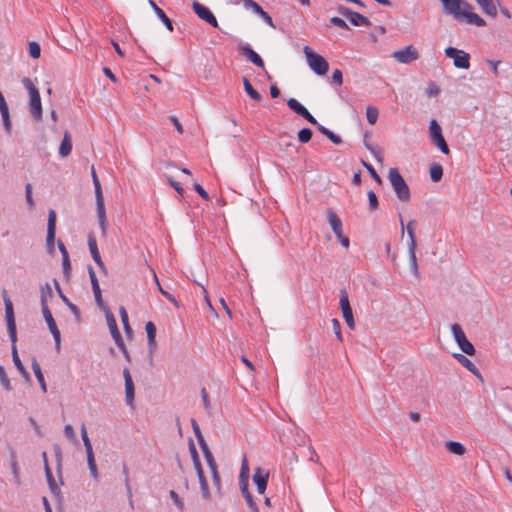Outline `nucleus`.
<instances>
[{
	"label": "nucleus",
	"mask_w": 512,
	"mask_h": 512,
	"mask_svg": "<svg viewBox=\"0 0 512 512\" xmlns=\"http://www.w3.org/2000/svg\"><path fill=\"white\" fill-rule=\"evenodd\" d=\"M287 105L288 107L293 110L295 113H297L298 115H302L303 112H305L307 109L301 104L299 103L296 99L294 98H290L288 101H287Z\"/></svg>",
	"instance_id": "37998d69"
},
{
	"label": "nucleus",
	"mask_w": 512,
	"mask_h": 512,
	"mask_svg": "<svg viewBox=\"0 0 512 512\" xmlns=\"http://www.w3.org/2000/svg\"><path fill=\"white\" fill-rule=\"evenodd\" d=\"M45 475H46L47 482H48L50 490L53 493H59V488H58V486H57V484L55 482V479L53 477L52 471H51L48 463H46V465H45Z\"/></svg>",
	"instance_id": "4c0bfd02"
},
{
	"label": "nucleus",
	"mask_w": 512,
	"mask_h": 512,
	"mask_svg": "<svg viewBox=\"0 0 512 512\" xmlns=\"http://www.w3.org/2000/svg\"><path fill=\"white\" fill-rule=\"evenodd\" d=\"M317 129L323 134L325 135L329 140H331L334 144H340L342 142V139L340 136L334 134L332 131H330L329 129L325 128L324 126H322L321 124L318 125Z\"/></svg>",
	"instance_id": "58836bf2"
},
{
	"label": "nucleus",
	"mask_w": 512,
	"mask_h": 512,
	"mask_svg": "<svg viewBox=\"0 0 512 512\" xmlns=\"http://www.w3.org/2000/svg\"><path fill=\"white\" fill-rule=\"evenodd\" d=\"M443 175L442 166L439 164H433L430 167V177L433 182H438L441 180Z\"/></svg>",
	"instance_id": "a19ab883"
},
{
	"label": "nucleus",
	"mask_w": 512,
	"mask_h": 512,
	"mask_svg": "<svg viewBox=\"0 0 512 512\" xmlns=\"http://www.w3.org/2000/svg\"><path fill=\"white\" fill-rule=\"evenodd\" d=\"M463 18H465L468 24H473L476 25L477 27H483L486 25L485 20L472 11L466 10L465 13L463 14Z\"/></svg>",
	"instance_id": "c85d7f7f"
},
{
	"label": "nucleus",
	"mask_w": 512,
	"mask_h": 512,
	"mask_svg": "<svg viewBox=\"0 0 512 512\" xmlns=\"http://www.w3.org/2000/svg\"><path fill=\"white\" fill-rule=\"evenodd\" d=\"M378 115H379V112H378V109L374 106H368L367 109H366V117H367V121L371 124V125H374L377 120H378Z\"/></svg>",
	"instance_id": "c03bdc74"
},
{
	"label": "nucleus",
	"mask_w": 512,
	"mask_h": 512,
	"mask_svg": "<svg viewBox=\"0 0 512 512\" xmlns=\"http://www.w3.org/2000/svg\"><path fill=\"white\" fill-rule=\"evenodd\" d=\"M194 189L204 200L208 201L210 199L208 193L203 189V187L200 184H195Z\"/></svg>",
	"instance_id": "774afa93"
},
{
	"label": "nucleus",
	"mask_w": 512,
	"mask_h": 512,
	"mask_svg": "<svg viewBox=\"0 0 512 512\" xmlns=\"http://www.w3.org/2000/svg\"><path fill=\"white\" fill-rule=\"evenodd\" d=\"M392 57L399 63H410L419 58V53L412 45H410L404 49L394 51Z\"/></svg>",
	"instance_id": "ddd939ff"
},
{
	"label": "nucleus",
	"mask_w": 512,
	"mask_h": 512,
	"mask_svg": "<svg viewBox=\"0 0 512 512\" xmlns=\"http://www.w3.org/2000/svg\"><path fill=\"white\" fill-rule=\"evenodd\" d=\"M72 151V138L68 131L64 132L63 139L59 146V155L65 158L70 155Z\"/></svg>",
	"instance_id": "5701e85b"
},
{
	"label": "nucleus",
	"mask_w": 512,
	"mask_h": 512,
	"mask_svg": "<svg viewBox=\"0 0 512 512\" xmlns=\"http://www.w3.org/2000/svg\"><path fill=\"white\" fill-rule=\"evenodd\" d=\"M327 219L328 222L336 236H340L341 233H343L342 229V221L338 217V215L331 209L327 211Z\"/></svg>",
	"instance_id": "4be33fe9"
},
{
	"label": "nucleus",
	"mask_w": 512,
	"mask_h": 512,
	"mask_svg": "<svg viewBox=\"0 0 512 512\" xmlns=\"http://www.w3.org/2000/svg\"><path fill=\"white\" fill-rule=\"evenodd\" d=\"M0 382L6 391H10L12 389L10 380L7 376V373L4 369V367L1 365H0Z\"/></svg>",
	"instance_id": "49530a36"
},
{
	"label": "nucleus",
	"mask_w": 512,
	"mask_h": 512,
	"mask_svg": "<svg viewBox=\"0 0 512 512\" xmlns=\"http://www.w3.org/2000/svg\"><path fill=\"white\" fill-rule=\"evenodd\" d=\"M86 455H87V464H88L90 474L94 480L98 481L99 474H98V469H97V465H96V461H95V457H94V452L86 454Z\"/></svg>",
	"instance_id": "f704fd0d"
},
{
	"label": "nucleus",
	"mask_w": 512,
	"mask_h": 512,
	"mask_svg": "<svg viewBox=\"0 0 512 512\" xmlns=\"http://www.w3.org/2000/svg\"><path fill=\"white\" fill-rule=\"evenodd\" d=\"M154 279H155V282L157 283L158 290L160 291V293H161L165 298H167L170 302H172V303H175V304H176L177 302H176L175 298H174V297H173L169 292L165 291V290L161 287V285H160V283H159V281H158V278H157V275H156V273H155V272H154Z\"/></svg>",
	"instance_id": "864d4df0"
},
{
	"label": "nucleus",
	"mask_w": 512,
	"mask_h": 512,
	"mask_svg": "<svg viewBox=\"0 0 512 512\" xmlns=\"http://www.w3.org/2000/svg\"><path fill=\"white\" fill-rule=\"evenodd\" d=\"M332 327H333V331H334L336 337L338 338V340L342 341L341 326H340L339 320L333 319Z\"/></svg>",
	"instance_id": "680f3d73"
},
{
	"label": "nucleus",
	"mask_w": 512,
	"mask_h": 512,
	"mask_svg": "<svg viewBox=\"0 0 512 512\" xmlns=\"http://www.w3.org/2000/svg\"><path fill=\"white\" fill-rule=\"evenodd\" d=\"M439 92L440 89L435 83H430L426 89V94L428 97L437 96Z\"/></svg>",
	"instance_id": "bf43d9fd"
},
{
	"label": "nucleus",
	"mask_w": 512,
	"mask_h": 512,
	"mask_svg": "<svg viewBox=\"0 0 512 512\" xmlns=\"http://www.w3.org/2000/svg\"><path fill=\"white\" fill-rule=\"evenodd\" d=\"M243 85L245 92L249 95L251 99H253L256 102H260L262 100L260 93L253 88L250 81L246 77H243Z\"/></svg>",
	"instance_id": "473e14b6"
},
{
	"label": "nucleus",
	"mask_w": 512,
	"mask_h": 512,
	"mask_svg": "<svg viewBox=\"0 0 512 512\" xmlns=\"http://www.w3.org/2000/svg\"><path fill=\"white\" fill-rule=\"evenodd\" d=\"M340 308L343 314V318L350 329L355 328V321L353 317L352 308L349 303V297L345 290L340 293Z\"/></svg>",
	"instance_id": "9d476101"
},
{
	"label": "nucleus",
	"mask_w": 512,
	"mask_h": 512,
	"mask_svg": "<svg viewBox=\"0 0 512 512\" xmlns=\"http://www.w3.org/2000/svg\"><path fill=\"white\" fill-rule=\"evenodd\" d=\"M241 493L252 512H259L257 504L254 502L253 497L248 489V483H240Z\"/></svg>",
	"instance_id": "393cba45"
},
{
	"label": "nucleus",
	"mask_w": 512,
	"mask_h": 512,
	"mask_svg": "<svg viewBox=\"0 0 512 512\" xmlns=\"http://www.w3.org/2000/svg\"><path fill=\"white\" fill-rule=\"evenodd\" d=\"M330 22H331L333 25H335V26H337V27H339V28H342V29H349V27H348L347 23H346L342 18H340V17H336V16H334V17H332V18L330 19Z\"/></svg>",
	"instance_id": "052dcab7"
},
{
	"label": "nucleus",
	"mask_w": 512,
	"mask_h": 512,
	"mask_svg": "<svg viewBox=\"0 0 512 512\" xmlns=\"http://www.w3.org/2000/svg\"><path fill=\"white\" fill-rule=\"evenodd\" d=\"M4 304H5V316L7 321V329L8 334L10 337V340L12 342V358L13 362L17 368V370L20 372V374L23 376V378L28 382L31 380L29 372L26 370L24 365L22 364L16 347V341H17V334H16V323H15V317H14V311H13V304L10 298L7 295V292L4 290L2 292Z\"/></svg>",
	"instance_id": "f257e3e1"
},
{
	"label": "nucleus",
	"mask_w": 512,
	"mask_h": 512,
	"mask_svg": "<svg viewBox=\"0 0 512 512\" xmlns=\"http://www.w3.org/2000/svg\"><path fill=\"white\" fill-rule=\"evenodd\" d=\"M42 313H43V316H44V319L48 325V328L54 338V341H55V347H56V350H59L60 349V345H61V337H60V331L59 329L57 328V325H56V322L52 316V313L50 311V309H43L42 310Z\"/></svg>",
	"instance_id": "2eb2a0df"
},
{
	"label": "nucleus",
	"mask_w": 512,
	"mask_h": 512,
	"mask_svg": "<svg viewBox=\"0 0 512 512\" xmlns=\"http://www.w3.org/2000/svg\"><path fill=\"white\" fill-rule=\"evenodd\" d=\"M269 478V472L261 467H257L255 469L253 475V481L257 486V491L259 494H263L266 490L267 483Z\"/></svg>",
	"instance_id": "f3484780"
},
{
	"label": "nucleus",
	"mask_w": 512,
	"mask_h": 512,
	"mask_svg": "<svg viewBox=\"0 0 512 512\" xmlns=\"http://www.w3.org/2000/svg\"><path fill=\"white\" fill-rule=\"evenodd\" d=\"M149 5L152 7V9L154 10V12L156 13V15L159 17V19L163 22V24L166 26V28L169 30V31H173V24L171 22V20L167 17V15L165 14V12L159 8L156 3L153 1V0H149Z\"/></svg>",
	"instance_id": "a878e982"
},
{
	"label": "nucleus",
	"mask_w": 512,
	"mask_h": 512,
	"mask_svg": "<svg viewBox=\"0 0 512 512\" xmlns=\"http://www.w3.org/2000/svg\"><path fill=\"white\" fill-rule=\"evenodd\" d=\"M238 50L254 65L260 68H264L263 59L248 44L239 45Z\"/></svg>",
	"instance_id": "a211bd4d"
},
{
	"label": "nucleus",
	"mask_w": 512,
	"mask_h": 512,
	"mask_svg": "<svg viewBox=\"0 0 512 512\" xmlns=\"http://www.w3.org/2000/svg\"><path fill=\"white\" fill-rule=\"evenodd\" d=\"M123 475L125 476V487L127 490V495L129 498H131L132 497V489H131V485H130L129 472H128V468L126 465H124V468H123Z\"/></svg>",
	"instance_id": "6e6d98bb"
},
{
	"label": "nucleus",
	"mask_w": 512,
	"mask_h": 512,
	"mask_svg": "<svg viewBox=\"0 0 512 512\" xmlns=\"http://www.w3.org/2000/svg\"><path fill=\"white\" fill-rule=\"evenodd\" d=\"M170 121L174 125L175 129L179 134H183V126L176 116H170Z\"/></svg>",
	"instance_id": "338daca9"
},
{
	"label": "nucleus",
	"mask_w": 512,
	"mask_h": 512,
	"mask_svg": "<svg viewBox=\"0 0 512 512\" xmlns=\"http://www.w3.org/2000/svg\"><path fill=\"white\" fill-rule=\"evenodd\" d=\"M362 164L363 166L366 168V170L369 172V174L371 175V177L377 182V183H381L382 180H381V177L379 176V174L376 172V170L373 168V166L365 161H362Z\"/></svg>",
	"instance_id": "8fccbe9b"
},
{
	"label": "nucleus",
	"mask_w": 512,
	"mask_h": 512,
	"mask_svg": "<svg viewBox=\"0 0 512 512\" xmlns=\"http://www.w3.org/2000/svg\"><path fill=\"white\" fill-rule=\"evenodd\" d=\"M106 321H107V325L110 330L112 338H114L115 336H118L120 334V332H119V329L117 326L116 319H115L113 313L109 310L106 311Z\"/></svg>",
	"instance_id": "c756f323"
},
{
	"label": "nucleus",
	"mask_w": 512,
	"mask_h": 512,
	"mask_svg": "<svg viewBox=\"0 0 512 512\" xmlns=\"http://www.w3.org/2000/svg\"><path fill=\"white\" fill-rule=\"evenodd\" d=\"M25 197H26V202H27L28 206L30 208H33L35 203H34V200L32 197V185L30 183H27L25 185Z\"/></svg>",
	"instance_id": "603ef678"
},
{
	"label": "nucleus",
	"mask_w": 512,
	"mask_h": 512,
	"mask_svg": "<svg viewBox=\"0 0 512 512\" xmlns=\"http://www.w3.org/2000/svg\"><path fill=\"white\" fill-rule=\"evenodd\" d=\"M11 469H12L15 483L19 485L20 484L19 467H18V463L16 460V454L13 450L11 451Z\"/></svg>",
	"instance_id": "79ce46f5"
},
{
	"label": "nucleus",
	"mask_w": 512,
	"mask_h": 512,
	"mask_svg": "<svg viewBox=\"0 0 512 512\" xmlns=\"http://www.w3.org/2000/svg\"><path fill=\"white\" fill-rule=\"evenodd\" d=\"M197 476H198V479H199V484H200V489H201L202 497L205 500H210L211 499V493L209 491V487H208V483H207L206 477L204 475V471L200 472V473H197Z\"/></svg>",
	"instance_id": "72a5a7b5"
},
{
	"label": "nucleus",
	"mask_w": 512,
	"mask_h": 512,
	"mask_svg": "<svg viewBox=\"0 0 512 512\" xmlns=\"http://www.w3.org/2000/svg\"><path fill=\"white\" fill-rule=\"evenodd\" d=\"M368 200H369V207L371 210H376L379 206V203H378V198L376 196V194L374 193V191H369L368 192Z\"/></svg>",
	"instance_id": "5fc2aeb1"
},
{
	"label": "nucleus",
	"mask_w": 512,
	"mask_h": 512,
	"mask_svg": "<svg viewBox=\"0 0 512 512\" xmlns=\"http://www.w3.org/2000/svg\"><path fill=\"white\" fill-rule=\"evenodd\" d=\"M444 12L452 15L456 20H462L465 9H462L463 0H440Z\"/></svg>",
	"instance_id": "9b49d317"
},
{
	"label": "nucleus",
	"mask_w": 512,
	"mask_h": 512,
	"mask_svg": "<svg viewBox=\"0 0 512 512\" xmlns=\"http://www.w3.org/2000/svg\"><path fill=\"white\" fill-rule=\"evenodd\" d=\"M446 448L450 453L459 456L463 455L466 451L465 447L461 443L455 441L446 442Z\"/></svg>",
	"instance_id": "c9c22d12"
},
{
	"label": "nucleus",
	"mask_w": 512,
	"mask_h": 512,
	"mask_svg": "<svg viewBox=\"0 0 512 512\" xmlns=\"http://www.w3.org/2000/svg\"><path fill=\"white\" fill-rule=\"evenodd\" d=\"M429 134L432 143L436 145L442 153L448 155L450 153L449 147L442 135V129L435 119H432L429 123Z\"/></svg>",
	"instance_id": "0eeeda50"
},
{
	"label": "nucleus",
	"mask_w": 512,
	"mask_h": 512,
	"mask_svg": "<svg viewBox=\"0 0 512 512\" xmlns=\"http://www.w3.org/2000/svg\"><path fill=\"white\" fill-rule=\"evenodd\" d=\"M211 474H212L213 483L216 486L217 490L220 492L221 491V478H220L218 469L212 470Z\"/></svg>",
	"instance_id": "e2e57ef3"
},
{
	"label": "nucleus",
	"mask_w": 512,
	"mask_h": 512,
	"mask_svg": "<svg viewBox=\"0 0 512 512\" xmlns=\"http://www.w3.org/2000/svg\"><path fill=\"white\" fill-rule=\"evenodd\" d=\"M40 294H41V308L48 309V301L53 297V291L49 283H46L45 285L41 286L40 288Z\"/></svg>",
	"instance_id": "bb28decb"
},
{
	"label": "nucleus",
	"mask_w": 512,
	"mask_h": 512,
	"mask_svg": "<svg viewBox=\"0 0 512 512\" xmlns=\"http://www.w3.org/2000/svg\"><path fill=\"white\" fill-rule=\"evenodd\" d=\"M453 357L468 371H470L473 375H475L478 379L482 380V374L480 373L479 369L476 367V365L469 360L465 355L461 353H454Z\"/></svg>",
	"instance_id": "6ab92c4d"
},
{
	"label": "nucleus",
	"mask_w": 512,
	"mask_h": 512,
	"mask_svg": "<svg viewBox=\"0 0 512 512\" xmlns=\"http://www.w3.org/2000/svg\"><path fill=\"white\" fill-rule=\"evenodd\" d=\"M243 5L245 8L251 9L257 15H260L264 11L262 7L254 0H243Z\"/></svg>",
	"instance_id": "a18cd8bd"
},
{
	"label": "nucleus",
	"mask_w": 512,
	"mask_h": 512,
	"mask_svg": "<svg viewBox=\"0 0 512 512\" xmlns=\"http://www.w3.org/2000/svg\"><path fill=\"white\" fill-rule=\"evenodd\" d=\"M123 377L125 382V397L126 403L130 407H133L134 396H135V388L132 380V376L128 368H124Z\"/></svg>",
	"instance_id": "dca6fc26"
},
{
	"label": "nucleus",
	"mask_w": 512,
	"mask_h": 512,
	"mask_svg": "<svg viewBox=\"0 0 512 512\" xmlns=\"http://www.w3.org/2000/svg\"><path fill=\"white\" fill-rule=\"evenodd\" d=\"M91 176L95 188V197H96V207H97V216L99 220V225L102 230V233H106L107 228V220H106V212L104 205V198L102 194V188L98 176L96 174L94 166L91 167Z\"/></svg>",
	"instance_id": "20e7f679"
},
{
	"label": "nucleus",
	"mask_w": 512,
	"mask_h": 512,
	"mask_svg": "<svg viewBox=\"0 0 512 512\" xmlns=\"http://www.w3.org/2000/svg\"><path fill=\"white\" fill-rule=\"evenodd\" d=\"M119 313H120V317H121V321H122V324H123V328H124V331L126 332V334H131L132 333V328L129 324V319H128V313L126 311V309L121 306L120 309H119Z\"/></svg>",
	"instance_id": "ea45409f"
},
{
	"label": "nucleus",
	"mask_w": 512,
	"mask_h": 512,
	"mask_svg": "<svg viewBox=\"0 0 512 512\" xmlns=\"http://www.w3.org/2000/svg\"><path fill=\"white\" fill-rule=\"evenodd\" d=\"M301 116L304 119H306L308 122H310L312 125H315L316 127H318V125H320L318 123V121L316 120V118L308 110L303 112V114Z\"/></svg>",
	"instance_id": "0e129e2a"
},
{
	"label": "nucleus",
	"mask_w": 512,
	"mask_h": 512,
	"mask_svg": "<svg viewBox=\"0 0 512 512\" xmlns=\"http://www.w3.org/2000/svg\"><path fill=\"white\" fill-rule=\"evenodd\" d=\"M249 464L246 457L243 458L240 468V475H239V484L240 483H248L249 479Z\"/></svg>",
	"instance_id": "e433bc0d"
},
{
	"label": "nucleus",
	"mask_w": 512,
	"mask_h": 512,
	"mask_svg": "<svg viewBox=\"0 0 512 512\" xmlns=\"http://www.w3.org/2000/svg\"><path fill=\"white\" fill-rule=\"evenodd\" d=\"M145 330L147 334L149 352L150 354H153L157 349L156 326L152 321H148L145 325Z\"/></svg>",
	"instance_id": "412c9836"
},
{
	"label": "nucleus",
	"mask_w": 512,
	"mask_h": 512,
	"mask_svg": "<svg viewBox=\"0 0 512 512\" xmlns=\"http://www.w3.org/2000/svg\"><path fill=\"white\" fill-rule=\"evenodd\" d=\"M64 434H65V436H66L69 440H71V441H73V442H76V441H77V438H76V434H75V432H74V429H73V427H72L70 424L65 425V427H64Z\"/></svg>",
	"instance_id": "4d7b16f0"
},
{
	"label": "nucleus",
	"mask_w": 512,
	"mask_h": 512,
	"mask_svg": "<svg viewBox=\"0 0 512 512\" xmlns=\"http://www.w3.org/2000/svg\"><path fill=\"white\" fill-rule=\"evenodd\" d=\"M451 331L454 336L456 343L463 353L467 355H474L475 348L473 344L467 339L465 333L463 332L461 326L457 323L452 324Z\"/></svg>",
	"instance_id": "6e6552de"
},
{
	"label": "nucleus",
	"mask_w": 512,
	"mask_h": 512,
	"mask_svg": "<svg viewBox=\"0 0 512 512\" xmlns=\"http://www.w3.org/2000/svg\"><path fill=\"white\" fill-rule=\"evenodd\" d=\"M32 369L35 374V377L37 378V380L40 384L41 390L43 391V393H46L47 392L46 382H45L40 364L38 363V361L35 358L32 360Z\"/></svg>",
	"instance_id": "cd10ccee"
},
{
	"label": "nucleus",
	"mask_w": 512,
	"mask_h": 512,
	"mask_svg": "<svg viewBox=\"0 0 512 512\" xmlns=\"http://www.w3.org/2000/svg\"><path fill=\"white\" fill-rule=\"evenodd\" d=\"M309 67L318 75H325L329 69V64L324 57L312 51L309 46L303 49Z\"/></svg>",
	"instance_id": "39448f33"
},
{
	"label": "nucleus",
	"mask_w": 512,
	"mask_h": 512,
	"mask_svg": "<svg viewBox=\"0 0 512 512\" xmlns=\"http://www.w3.org/2000/svg\"><path fill=\"white\" fill-rule=\"evenodd\" d=\"M407 235L409 237L408 252L410 259L411 271L416 278H419L418 263L416 258V238H415V220H411L406 225Z\"/></svg>",
	"instance_id": "423d86ee"
},
{
	"label": "nucleus",
	"mask_w": 512,
	"mask_h": 512,
	"mask_svg": "<svg viewBox=\"0 0 512 512\" xmlns=\"http://www.w3.org/2000/svg\"><path fill=\"white\" fill-rule=\"evenodd\" d=\"M67 307H68V308H69V310L74 314V316H75V318H76L77 322H80V320H81V313H80L79 308H78L75 304H73L72 302H71V303H69V304L67 305Z\"/></svg>",
	"instance_id": "69168bd1"
},
{
	"label": "nucleus",
	"mask_w": 512,
	"mask_h": 512,
	"mask_svg": "<svg viewBox=\"0 0 512 512\" xmlns=\"http://www.w3.org/2000/svg\"><path fill=\"white\" fill-rule=\"evenodd\" d=\"M331 81L336 83L337 85H342L343 83V75L341 70L335 69L331 75Z\"/></svg>",
	"instance_id": "13d9d810"
},
{
	"label": "nucleus",
	"mask_w": 512,
	"mask_h": 512,
	"mask_svg": "<svg viewBox=\"0 0 512 512\" xmlns=\"http://www.w3.org/2000/svg\"><path fill=\"white\" fill-rule=\"evenodd\" d=\"M88 246H89V250H90V253H91V256H92L93 260L95 261L97 266L103 272L106 273V267H105L104 262L101 259V256H100V253H99V250H98V247H97L96 239L92 235H89V237H88Z\"/></svg>",
	"instance_id": "aec40b11"
},
{
	"label": "nucleus",
	"mask_w": 512,
	"mask_h": 512,
	"mask_svg": "<svg viewBox=\"0 0 512 512\" xmlns=\"http://www.w3.org/2000/svg\"><path fill=\"white\" fill-rule=\"evenodd\" d=\"M388 179L391 183V186L396 193L397 198L401 202H409L411 198V193L409 186L405 182L404 178L400 174L397 168H390L388 172Z\"/></svg>",
	"instance_id": "7ed1b4c3"
},
{
	"label": "nucleus",
	"mask_w": 512,
	"mask_h": 512,
	"mask_svg": "<svg viewBox=\"0 0 512 512\" xmlns=\"http://www.w3.org/2000/svg\"><path fill=\"white\" fill-rule=\"evenodd\" d=\"M189 451L191 454V458H192L196 473L203 472V468H202V465L200 462L198 452H197L196 447L192 440H190V442H189Z\"/></svg>",
	"instance_id": "7c9ffc66"
},
{
	"label": "nucleus",
	"mask_w": 512,
	"mask_h": 512,
	"mask_svg": "<svg viewBox=\"0 0 512 512\" xmlns=\"http://www.w3.org/2000/svg\"><path fill=\"white\" fill-rule=\"evenodd\" d=\"M55 229H56V213L54 210H49L48 223H47V249L49 253H54L55 242Z\"/></svg>",
	"instance_id": "4468645a"
},
{
	"label": "nucleus",
	"mask_w": 512,
	"mask_h": 512,
	"mask_svg": "<svg viewBox=\"0 0 512 512\" xmlns=\"http://www.w3.org/2000/svg\"><path fill=\"white\" fill-rule=\"evenodd\" d=\"M475 1L486 15H488L490 17L497 16V7L494 4L493 0H475Z\"/></svg>",
	"instance_id": "b1692460"
},
{
	"label": "nucleus",
	"mask_w": 512,
	"mask_h": 512,
	"mask_svg": "<svg viewBox=\"0 0 512 512\" xmlns=\"http://www.w3.org/2000/svg\"><path fill=\"white\" fill-rule=\"evenodd\" d=\"M312 131L309 128H303L298 132V139L301 143H307L311 140Z\"/></svg>",
	"instance_id": "de8ad7c7"
},
{
	"label": "nucleus",
	"mask_w": 512,
	"mask_h": 512,
	"mask_svg": "<svg viewBox=\"0 0 512 512\" xmlns=\"http://www.w3.org/2000/svg\"><path fill=\"white\" fill-rule=\"evenodd\" d=\"M350 23L354 26H369L371 23L369 19L358 12H352L348 18Z\"/></svg>",
	"instance_id": "2f4dec72"
},
{
	"label": "nucleus",
	"mask_w": 512,
	"mask_h": 512,
	"mask_svg": "<svg viewBox=\"0 0 512 512\" xmlns=\"http://www.w3.org/2000/svg\"><path fill=\"white\" fill-rule=\"evenodd\" d=\"M193 11L195 14L203 21L209 23L212 27L218 28V21L214 14L204 5L199 2H194L192 4Z\"/></svg>",
	"instance_id": "f8f14e48"
},
{
	"label": "nucleus",
	"mask_w": 512,
	"mask_h": 512,
	"mask_svg": "<svg viewBox=\"0 0 512 512\" xmlns=\"http://www.w3.org/2000/svg\"><path fill=\"white\" fill-rule=\"evenodd\" d=\"M41 48L40 45L37 42H30L29 43V54L32 58L37 59L40 57Z\"/></svg>",
	"instance_id": "09e8293b"
},
{
	"label": "nucleus",
	"mask_w": 512,
	"mask_h": 512,
	"mask_svg": "<svg viewBox=\"0 0 512 512\" xmlns=\"http://www.w3.org/2000/svg\"><path fill=\"white\" fill-rule=\"evenodd\" d=\"M169 495L171 497V499L173 500L174 504L177 506V508L180 510V511H183L185 506H184V502L182 501V499L179 497V495L174 491V490H171L169 492Z\"/></svg>",
	"instance_id": "3c124183"
},
{
	"label": "nucleus",
	"mask_w": 512,
	"mask_h": 512,
	"mask_svg": "<svg viewBox=\"0 0 512 512\" xmlns=\"http://www.w3.org/2000/svg\"><path fill=\"white\" fill-rule=\"evenodd\" d=\"M23 86L28 90L29 93V111L36 121L42 119V103L38 88L34 85L32 80L28 77L22 79Z\"/></svg>",
	"instance_id": "f03ea898"
},
{
	"label": "nucleus",
	"mask_w": 512,
	"mask_h": 512,
	"mask_svg": "<svg viewBox=\"0 0 512 512\" xmlns=\"http://www.w3.org/2000/svg\"><path fill=\"white\" fill-rule=\"evenodd\" d=\"M445 55L447 58L453 59V64L456 68L469 69L470 67V55L455 47H447L445 49Z\"/></svg>",
	"instance_id": "1a4fd4ad"
}]
</instances>
